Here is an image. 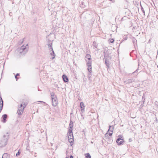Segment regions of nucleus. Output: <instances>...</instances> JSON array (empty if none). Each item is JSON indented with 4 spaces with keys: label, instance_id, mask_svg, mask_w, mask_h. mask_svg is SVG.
<instances>
[{
    "label": "nucleus",
    "instance_id": "1",
    "mask_svg": "<svg viewBox=\"0 0 158 158\" xmlns=\"http://www.w3.org/2000/svg\"><path fill=\"white\" fill-rule=\"evenodd\" d=\"M9 138V134L8 132H7L6 135H3L0 141V147H3L7 144Z\"/></svg>",
    "mask_w": 158,
    "mask_h": 158
},
{
    "label": "nucleus",
    "instance_id": "2",
    "mask_svg": "<svg viewBox=\"0 0 158 158\" xmlns=\"http://www.w3.org/2000/svg\"><path fill=\"white\" fill-rule=\"evenodd\" d=\"M51 99L52 100V105L53 106H56L58 104V99L56 95L52 92L51 93Z\"/></svg>",
    "mask_w": 158,
    "mask_h": 158
},
{
    "label": "nucleus",
    "instance_id": "3",
    "mask_svg": "<svg viewBox=\"0 0 158 158\" xmlns=\"http://www.w3.org/2000/svg\"><path fill=\"white\" fill-rule=\"evenodd\" d=\"M28 45L27 44L26 46L24 45H22L21 47L19 48L18 51L20 53H23V54H25L28 51Z\"/></svg>",
    "mask_w": 158,
    "mask_h": 158
},
{
    "label": "nucleus",
    "instance_id": "4",
    "mask_svg": "<svg viewBox=\"0 0 158 158\" xmlns=\"http://www.w3.org/2000/svg\"><path fill=\"white\" fill-rule=\"evenodd\" d=\"M68 139L69 142L70 143L71 145L72 146L73 145V143L74 141L73 140V132L72 131V132H70L69 131H68Z\"/></svg>",
    "mask_w": 158,
    "mask_h": 158
},
{
    "label": "nucleus",
    "instance_id": "5",
    "mask_svg": "<svg viewBox=\"0 0 158 158\" xmlns=\"http://www.w3.org/2000/svg\"><path fill=\"white\" fill-rule=\"evenodd\" d=\"M114 126H109V129L108 130V131H110L111 133L109 132V134L108 133H106L105 135V137H106L108 136V134H109V136H111L113 132V131L114 129Z\"/></svg>",
    "mask_w": 158,
    "mask_h": 158
},
{
    "label": "nucleus",
    "instance_id": "6",
    "mask_svg": "<svg viewBox=\"0 0 158 158\" xmlns=\"http://www.w3.org/2000/svg\"><path fill=\"white\" fill-rule=\"evenodd\" d=\"M87 63V66L88 67L87 69L89 71V72L90 73H91L92 72V67H91V60H89L87 61L86 60Z\"/></svg>",
    "mask_w": 158,
    "mask_h": 158
},
{
    "label": "nucleus",
    "instance_id": "7",
    "mask_svg": "<svg viewBox=\"0 0 158 158\" xmlns=\"http://www.w3.org/2000/svg\"><path fill=\"white\" fill-rule=\"evenodd\" d=\"M119 137L116 140V142L118 145H119L122 144L124 142L123 139Z\"/></svg>",
    "mask_w": 158,
    "mask_h": 158
},
{
    "label": "nucleus",
    "instance_id": "8",
    "mask_svg": "<svg viewBox=\"0 0 158 158\" xmlns=\"http://www.w3.org/2000/svg\"><path fill=\"white\" fill-rule=\"evenodd\" d=\"M73 122L71 120L70 121V123L69 124V128L68 130V131H69L70 132H72L73 131Z\"/></svg>",
    "mask_w": 158,
    "mask_h": 158
},
{
    "label": "nucleus",
    "instance_id": "9",
    "mask_svg": "<svg viewBox=\"0 0 158 158\" xmlns=\"http://www.w3.org/2000/svg\"><path fill=\"white\" fill-rule=\"evenodd\" d=\"M135 81V79L134 78H131L128 79L127 80H126L124 82L126 83V84H129L130 83H131L132 82H134Z\"/></svg>",
    "mask_w": 158,
    "mask_h": 158
},
{
    "label": "nucleus",
    "instance_id": "10",
    "mask_svg": "<svg viewBox=\"0 0 158 158\" xmlns=\"http://www.w3.org/2000/svg\"><path fill=\"white\" fill-rule=\"evenodd\" d=\"M0 101L1 102V103L0 104V112H1V111L2 110V108H3V101L2 99L1 96V94L0 93Z\"/></svg>",
    "mask_w": 158,
    "mask_h": 158
},
{
    "label": "nucleus",
    "instance_id": "11",
    "mask_svg": "<svg viewBox=\"0 0 158 158\" xmlns=\"http://www.w3.org/2000/svg\"><path fill=\"white\" fill-rule=\"evenodd\" d=\"M131 40L132 41V42L134 44V46L135 48V47L137 46V41L135 38L133 37L131 38Z\"/></svg>",
    "mask_w": 158,
    "mask_h": 158
},
{
    "label": "nucleus",
    "instance_id": "12",
    "mask_svg": "<svg viewBox=\"0 0 158 158\" xmlns=\"http://www.w3.org/2000/svg\"><path fill=\"white\" fill-rule=\"evenodd\" d=\"M7 118V115L6 114H4L2 115V118L3 120H2V122L4 123H5L6 121V118Z\"/></svg>",
    "mask_w": 158,
    "mask_h": 158
},
{
    "label": "nucleus",
    "instance_id": "13",
    "mask_svg": "<svg viewBox=\"0 0 158 158\" xmlns=\"http://www.w3.org/2000/svg\"><path fill=\"white\" fill-rule=\"evenodd\" d=\"M103 56L104 57V59H105V58H107L108 57H109V52H108L107 51H106V49L103 52Z\"/></svg>",
    "mask_w": 158,
    "mask_h": 158
},
{
    "label": "nucleus",
    "instance_id": "14",
    "mask_svg": "<svg viewBox=\"0 0 158 158\" xmlns=\"http://www.w3.org/2000/svg\"><path fill=\"white\" fill-rule=\"evenodd\" d=\"M62 78L64 82H67L69 81L68 77L64 74H63L62 75Z\"/></svg>",
    "mask_w": 158,
    "mask_h": 158
},
{
    "label": "nucleus",
    "instance_id": "15",
    "mask_svg": "<svg viewBox=\"0 0 158 158\" xmlns=\"http://www.w3.org/2000/svg\"><path fill=\"white\" fill-rule=\"evenodd\" d=\"M80 105L81 109V111L82 113H83L84 111V104L83 102H81L80 103Z\"/></svg>",
    "mask_w": 158,
    "mask_h": 158
},
{
    "label": "nucleus",
    "instance_id": "16",
    "mask_svg": "<svg viewBox=\"0 0 158 158\" xmlns=\"http://www.w3.org/2000/svg\"><path fill=\"white\" fill-rule=\"evenodd\" d=\"M105 63L108 68H110L109 62L107 60V58H105Z\"/></svg>",
    "mask_w": 158,
    "mask_h": 158
},
{
    "label": "nucleus",
    "instance_id": "17",
    "mask_svg": "<svg viewBox=\"0 0 158 158\" xmlns=\"http://www.w3.org/2000/svg\"><path fill=\"white\" fill-rule=\"evenodd\" d=\"M22 106H23V104H21L20 106L18 107V110H20V111L21 110H22L23 111L26 106H24L23 108H22Z\"/></svg>",
    "mask_w": 158,
    "mask_h": 158
},
{
    "label": "nucleus",
    "instance_id": "18",
    "mask_svg": "<svg viewBox=\"0 0 158 158\" xmlns=\"http://www.w3.org/2000/svg\"><path fill=\"white\" fill-rule=\"evenodd\" d=\"M85 58L89 60H91V55L89 54H87Z\"/></svg>",
    "mask_w": 158,
    "mask_h": 158
},
{
    "label": "nucleus",
    "instance_id": "19",
    "mask_svg": "<svg viewBox=\"0 0 158 158\" xmlns=\"http://www.w3.org/2000/svg\"><path fill=\"white\" fill-rule=\"evenodd\" d=\"M48 47L49 48H50L49 49V50L50 52L52 51L53 52V49L52 47V43H51V44H48Z\"/></svg>",
    "mask_w": 158,
    "mask_h": 158
},
{
    "label": "nucleus",
    "instance_id": "20",
    "mask_svg": "<svg viewBox=\"0 0 158 158\" xmlns=\"http://www.w3.org/2000/svg\"><path fill=\"white\" fill-rule=\"evenodd\" d=\"M23 111L22 110H18L17 112V113L18 114V115L19 116H20L23 113Z\"/></svg>",
    "mask_w": 158,
    "mask_h": 158
},
{
    "label": "nucleus",
    "instance_id": "21",
    "mask_svg": "<svg viewBox=\"0 0 158 158\" xmlns=\"http://www.w3.org/2000/svg\"><path fill=\"white\" fill-rule=\"evenodd\" d=\"M85 158H91V156L89 153H87L85 154Z\"/></svg>",
    "mask_w": 158,
    "mask_h": 158
},
{
    "label": "nucleus",
    "instance_id": "22",
    "mask_svg": "<svg viewBox=\"0 0 158 158\" xmlns=\"http://www.w3.org/2000/svg\"><path fill=\"white\" fill-rule=\"evenodd\" d=\"M145 94L144 93L143 94V96H142V100L141 102H143V103H144L145 102Z\"/></svg>",
    "mask_w": 158,
    "mask_h": 158
},
{
    "label": "nucleus",
    "instance_id": "23",
    "mask_svg": "<svg viewBox=\"0 0 158 158\" xmlns=\"http://www.w3.org/2000/svg\"><path fill=\"white\" fill-rule=\"evenodd\" d=\"M50 54L52 56H52V59H53L55 57V55L54 51H53V52H52L50 53Z\"/></svg>",
    "mask_w": 158,
    "mask_h": 158
},
{
    "label": "nucleus",
    "instance_id": "24",
    "mask_svg": "<svg viewBox=\"0 0 158 158\" xmlns=\"http://www.w3.org/2000/svg\"><path fill=\"white\" fill-rule=\"evenodd\" d=\"M140 7H141V9L143 13L144 14V15H145V11H144V10L143 8V7H142V6L141 5V2H140Z\"/></svg>",
    "mask_w": 158,
    "mask_h": 158
},
{
    "label": "nucleus",
    "instance_id": "25",
    "mask_svg": "<svg viewBox=\"0 0 158 158\" xmlns=\"http://www.w3.org/2000/svg\"><path fill=\"white\" fill-rule=\"evenodd\" d=\"M93 46L96 48H97L98 47V45L97 44L96 42V41H94L93 42Z\"/></svg>",
    "mask_w": 158,
    "mask_h": 158
},
{
    "label": "nucleus",
    "instance_id": "26",
    "mask_svg": "<svg viewBox=\"0 0 158 158\" xmlns=\"http://www.w3.org/2000/svg\"><path fill=\"white\" fill-rule=\"evenodd\" d=\"M84 2H82V3L80 5V7L82 8H84L85 6V5H84Z\"/></svg>",
    "mask_w": 158,
    "mask_h": 158
},
{
    "label": "nucleus",
    "instance_id": "27",
    "mask_svg": "<svg viewBox=\"0 0 158 158\" xmlns=\"http://www.w3.org/2000/svg\"><path fill=\"white\" fill-rule=\"evenodd\" d=\"M24 39H25V38H24L22 40H20V41L19 42V44H22L24 40Z\"/></svg>",
    "mask_w": 158,
    "mask_h": 158
},
{
    "label": "nucleus",
    "instance_id": "28",
    "mask_svg": "<svg viewBox=\"0 0 158 158\" xmlns=\"http://www.w3.org/2000/svg\"><path fill=\"white\" fill-rule=\"evenodd\" d=\"M19 74L18 73L16 74L15 76V78L16 79V80L17 81L18 79L19 78L17 77L18 76H19Z\"/></svg>",
    "mask_w": 158,
    "mask_h": 158
},
{
    "label": "nucleus",
    "instance_id": "29",
    "mask_svg": "<svg viewBox=\"0 0 158 158\" xmlns=\"http://www.w3.org/2000/svg\"><path fill=\"white\" fill-rule=\"evenodd\" d=\"M109 41L111 43H113L114 41V40L113 39H110L109 40Z\"/></svg>",
    "mask_w": 158,
    "mask_h": 158
},
{
    "label": "nucleus",
    "instance_id": "30",
    "mask_svg": "<svg viewBox=\"0 0 158 158\" xmlns=\"http://www.w3.org/2000/svg\"><path fill=\"white\" fill-rule=\"evenodd\" d=\"M144 103L142 102V104L140 105V107H139V108L140 109H142V108L143 107L144 105H143Z\"/></svg>",
    "mask_w": 158,
    "mask_h": 158
},
{
    "label": "nucleus",
    "instance_id": "31",
    "mask_svg": "<svg viewBox=\"0 0 158 158\" xmlns=\"http://www.w3.org/2000/svg\"><path fill=\"white\" fill-rule=\"evenodd\" d=\"M20 153L21 152H20L19 150L18 152L16 154V156L17 157L20 154Z\"/></svg>",
    "mask_w": 158,
    "mask_h": 158
},
{
    "label": "nucleus",
    "instance_id": "32",
    "mask_svg": "<svg viewBox=\"0 0 158 158\" xmlns=\"http://www.w3.org/2000/svg\"><path fill=\"white\" fill-rule=\"evenodd\" d=\"M91 73H89L88 74V77H89V79H90V77H91Z\"/></svg>",
    "mask_w": 158,
    "mask_h": 158
},
{
    "label": "nucleus",
    "instance_id": "33",
    "mask_svg": "<svg viewBox=\"0 0 158 158\" xmlns=\"http://www.w3.org/2000/svg\"><path fill=\"white\" fill-rule=\"evenodd\" d=\"M139 69H137L134 72H133L132 73H137L138 72Z\"/></svg>",
    "mask_w": 158,
    "mask_h": 158
},
{
    "label": "nucleus",
    "instance_id": "34",
    "mask_svg": "<svg viewBox=\"0 0 158 158\" xmlns=\"http://www.w3.org/2000/svg\"><path fill=\"white\" fill-rule=\"evenodd\" d=\"M132 141V139L131 138H130L129 139V142H131Z\"/></svg>",
    "mask_w": 158,
    "mask_h": 158
},
{
    "label": "nucleus",
    "instance_id": "35",
    "mask_svg": "<svg viewBox=\"0 0 158 158\" xmlns=\"http://www.w3.org/2000/svg\"><path fill=\"white\" fill-rule=\"evenodd\" d=\"M110 1H111L113 3L115 2V0H109Z\"/></svg>",
    "mask_w": 158,
    "mask_h": 158
},
{
    "label": "nucleus",
    "instance_id": "36",
    "mask_svg": "<svg viewBox=\"0 0 158 158\" xmlns=\"http://www.w3.org/2000/svg\"><path fill=\"white\" fill-rule=\"evenodd\" d=\"M66 158H73V156L71 155L69 158L66 157Z\"/></svg>",
    "mask_w": 158,
    "mask_h": 158
},
{
    "label": "nucleus",
    "instance_id": "37",
    "mask_svg": "<svg viewBox=\"0 0 158 158\" xmlns=\"http://www.w3.org/2000/svg\"><path fill=\"white\" fill-rule=\"evenodd\" d=\"M126 18V17L125 16L124 17H123L122 18V19H121V20H124V18Z\"/></svg>",
    "mask_w": 158,
    "mask_h": 158
},
{
    "label": "nucleus",
    "instance_id": "38",
    "mask_svg": "<svg viewBox=\"0 0 158 158\" xmlns=\"http://www.w3.org/2000/svg\"><path fill=\"white\" fill-rule=\"evenodd\" d=\"M42 102L44 104H45V102H43V101H39L38 102Z\"/></svg>",
    "mask_w": 158,
    "mask_h": 158
},
{
    "label": "nucleus",
    "instance_id": "39",
    "mask_svg": "<svg viewBox=\"0 0 158 158\" xmlns=\"http://www.w3.org/2000/svg\"><path fill=\"white\" fill-rule=\"evenodd\" d=\"M155 104H156L157 106L158 105V102H155Z\"/></svg>",
    "mask_w": 158,
    "mask_h": 158
},
{
    "label": "nucleus",
    "instance_id": "40",
    "mask_svg": "<svg viewBox=\"0 0 158 158\" xmlns=\"http://www.w3.org/2000/svg\"><path fill=\"white\" fill-rule=\"evenodd\" d=\"M12 14V12H10L9 13V15H10L11 16V15Z\"/></svg>",
    "mask_w": 158,
    "mask_h": 158
},
{
    "label": "nucleus",
    "instance_id": "41",
    "mask_svg": "<svg viewBox=\"0 0 158 158\" xmlns=\"http://www.w3.org/2000/svg\"><path fill=\"white\" fill-rule=\"evenodd\" d=\"M124 40H127V37H125L124 38Z\"/></svg>",
    "mask_w": 158,
    "mask_h": 158
},
{
    "label": "nucleus",
    "instance_id": "42",
    "mask_svg": "<svg viewBox=\"0 0 158 158\" xmlns=\"http://www.w3.org/2000/svg\"><path fill=\"white\" fill-rule=\"evenodd\" d=\"M36 153H35V155H34V156H35V157H36V155H36Z\"/></svg>",
    "mask_w": 158,
    "mask_h": 158
},
{
    "label": "nucleus",
    "instance_id": "43",
    "mask_svg": "<svg viewBox=\"0 0 158 158\" xmlns=\"http://www.w3.org/2000/svg\"><path fill=\"white\" fill-rule=\"evenodd\" d=\"M131 74L129 73V75Z\"/></svg>",
    "mask_w": 158,
    "mask_h": 158
}]
</instances>
